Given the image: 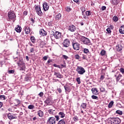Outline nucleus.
Segmentation results:
<instances>
[{
  "label": "nucleus",
  "instance_id": "13",
  "mask_svg": "<svg viewBox=\"0 0 124 124\" xmlns=\"http://www.w3.org/2000/svg\"><path fill=\"white\" fill-rule=\"evenodd\" d=\"M43 7L45 11H47V10L49 9V6L48 5V4L46 2L43 3Z\"/></svg>",
  "mask_w": 124,
  "mask_h": 124
},
{
  "label": "nucleus",
  "instance_id": "19",
  "mask_svg": "<svg viewBox=\"0 0 124 124\" xmlns=\"http://www.w3.org/2000/svg\"><path fill=\"white\" fill-rule=\"evenodd\" d=\"M75 30H76L75 26L72 25L69 27V30H70V31H75Z\"/></svg>",
  "mask_w": 124,
  "mask_h": 124
},
{
  "label": "nucleus",
  "instance_id": "51",
  "mask_svg": "<svg viewBox=\"0 0 124 124\" xmlns=\"http://www.w3.org/2000/svg\"><path fill=\"white\" fill-rule=\"evenodd\" d=\"M108 28H109L110 30H113L114 29V26L111 24L108 26Z\"/></svg>",
  "mask_w": 124,
  "mask_h": 124
},
{
  "label": "nucleus",
  "instance_id": "24",
  "mask_svg": "<svg viewBox=\"0 0 124 124\" xmlns=\"http://www.w3.org/2000/svg\"><path fill=\"white\" fill-rule=\"evenodd\" d=\"M119 32L122 34H124V26H121L119 29Z\"/></svg>",
  "mask_w": 124,
  "mask_h": 124
},
{
  "label": "nucleus",
  "instance_id": "61",
  "mask_svg": "<svg viewBox=\"0 0 124 124\" xmlns=\"http://www.w3.org/2000/svg\"><path fill=\"white\" fill-rule=\"evenodd\" d=\"M101 9L102 10H105L106 9V6H103L102 7H101Z\"/></svg>",
  "mask_w": 124,
  "mask_h": 124
},
{
  "label": "nucleus",
  "instance_id": "27",
  "mask_svg": "<svg viewBox=\"0 0 124 124\" xmlns=\"http://www.w3.org/2000/svg\"><path fill=\"white\" fill-rule=\"evenodd\" d=\"M28 109H30V110H32L35 108L34 107V105H30L28 107Z\"/></svg>",
  "mask_w": 124,
  "mask_h": 124
},
{
  "label": "nucleus",
  "instance_id": "22",
  "mask_svg": "<svg viewBox=\"0 0 124 124\" xmlns=\"http://www.w3.org/2000/svg\"><path fill=\"white\" fill-rule=\"evenodd\" d=\"M7 117L8 118V119H9V120H10V121H11V120H13V119H16V117H15L14 116H13V115H11V113H9L7 114Z\"/></svg>",
  "mask_w": 124,
  "mask_h": 124
},
{
  "label": "nucleus",
  "instance_id": "18",
  "mask_svg": "<svg viewBox=\"0 0 124 124\" xmlns=\"http://www.w3.org/2000/svg\"><path fill=\"white\" fill-rule=\"evenodd\" d=\"M54 75L56 76L57 78H59L60 79H61V78H62V76L61 73H60V72H55Z\"/></svg>",
  "mask_w": 124,
  "mask_h": 124
},
{
  "label": "nucleus",
  "instance_id": "14",
  "mask_svg": "<svg viewBox=\"0 0 124 124\" xmlns=\"http://www.w3.org/2000/svg\"><path fill=\"white\" fill-rule=\"evenodd\" d=\"M91 91L92 92V93L93 94H94V95H98V91L97 90V88H92L91 89Z\"/></svg>",
  "mask_w": 124,
  "mask_h": 124
},
{
  "label": "nucleus",
  "instance_id": "2",
  "mask_svg": "<svg viewBox=\"0 0 124 124\" xmlns=\"http://www.w3.org/2000/svg\"><path fill=\"white\" fill-rule=\"evenodd\" d=\"M80 39L81 41L84 43V44H86V45H91V41L88 38H87L84 36H81L80 37Z\"/></svg>",
  "mask_w": 124,
  "mask_h": 124
},
{
  "label": "nucleus",
  "instance_id": "43",
  "mask_svg": "<svg viewBox=\"0 0 124 124\" xmlns=\"http://www.w3.org/2000/svg\"><path fill=\"white\" fill-rule=\"evenodd\" d=\"M34 47H30V53H34Z\"/></svg>",
  "mask_w": 124,
  "mask_h": 124
},
{
  "label": "nucleus",
  "instance_id": "29",
  "mask_svg": "<svg viewBox=\"0 0 124 124\" xmlns=\"http://www.w3.org/2000/svg\"><path fill=\"white\" fill-rule=\"evenodd\" d=\"M31 42H32L33 44L35 43L36 40H35V37H34V36H31Z\"/></svg>",
  "mask_w": 124,
  "mask_h": 124
},
{
  "label": "nucleus",
  "instance_id": "23",
  "mask_svg": "<svg viewBox=\"0 0 124 124\" xmlns=\"http://www.w3.org/2000/svg\"><path fill=\"white\" fill-rule=\"evenodd\" d=\"M59 117L61 118H64L65 114L63 112V111H61L58 113Z\"/></svg>",
  "mask_w": 124,
  "mask_h": 124
},
{
  "label": "nucleus",
  "instance_id": "21",
  "mask_svg": "<svg viewBox=\"0 0 124 124\" xmlns=\"http://www.w3.org/2000/svg\"><path fill=\"white\" fill-rule=\"evenodd\" d=\"M37 115L39 116V117L42 118V117H43L44 115V113L41 110H39L37 111Z\"/></svg>",
  "mask_w": 124,
  "mask_h": 124
},
{
  "label": "nucleus",
  "instance_id": "35",
  "mask_svg": "<svg viewBox=\"0 0 124 124\" xmlns=\"http://www.w3.org/2000/svg\"><path fill=\"white\" fill-rule=\"evenodd\" d=\"M76 81L78 82V84H81V79L80 78H76Z\"/></svg>",
  "mask_w": 124,
  "mask_h": 124
},
{
  "label": "nucleus",
  "instance_id": "34",
  "mask_svg": "<svg viewBox=\"0 0 124 124\" xmlns=\"http://www.w3.org/2000/svg\"><path fill=\"white\" fill-rule=\"evenodd\" d=\"M65 10L67 12H70V11H71V8L69 6L66 7L65 8Z\"/></svg>",
  "mask_w": 124,
  "mask_h": 124
},
{
  "label": "nucleus",
  "instance_id": "33",
  "mask_svg": "<svg viewBox=\"0 0 124 124\" xmlns=\"http://www.w3.org/2000/svg\"><path fill=\"white\" fill-rule=\"evenodd\" d=\"M86 16H91L92 15V13L90 11H87L85 12Z\"/></svg>",
  "mask_w": 124,
  "mask_h": 124
},
{
  "label": "nucleus",
  "instance_id": "25",
  "mask_svg": "<svg viewBox=\"0 0 124 124\" xmlns=\"http://www.w3.org/2000/svg\"><path fill=\"white\" fill-rule=\"evenodd\" d=\"M80 108H82V109H86L87 108V104L85 103H82Z\"/></svg>",
  "mask_w": 124,
  "mask_h": 124
},
{
  "label": "nucleus",
  "instance_id": "8",
  "mask_svg": "<svg viewBox=\"0 0 124 124\" xmlns=\"http://www.w3.org/2000/svg\"><path fill=\"white\" fill-rule=\"evenodd\" d=\"M35 11L39 16H42L43 15V13H42V11H41V8L38 5L35 6Z\"/></svg>",
  "mask_w": 124,
  "mask_h": 124
},
{
  "label": "nucleus",
  "instance_id": "15",
  "mask_svg": "<svg viewBox=\"0 0 124 124\" xmlns=\"http://www.w3.org/2000/svg\"><path fill=\"white\" fill-rule=\"evenodd\" d=\"M24 31L26 34H29V33L31 32V29H30V28L29 27L25 26Z\"/></svg>",
  "mask_w": 124,
  "mask_h": 124
},
{
  "label": "nucleus",
  "instance_id": "16",
  "mask_svg": "<svg viewBox=\"0 0 124 124\" xmlns=\"http://www.w3.org/2000/svg\"><path fill=\"white\" fill-rule=\"evenodd\" d=\"M15 31H16V32L20 33L22 31V27H21L20 25H17L15 28Z\"/></svg>",
  "mask_w": 124,
  "mask_h": 124
},
{
  "label": "nucleus",
  "instance_id": "10",
  "mask_svg": "<svg viewBox=\"0 0 124 124\" xmlns=\"http://www.w3.org/2000/svg\"><path fill=\"white\" fill-rule=\"evenodd\" d=\"M72 46L74 50L79 51L80 50V44L78 43H72Z\"/></svg>",
  "mask_w": 124,
  "mask_h": 124
},
{
  "label": "nucleus",
  "instance_id": "55",
  "mask_svg": "<svg viewBox=\"0 0 124 124\" xmlns=\"http://www.w3.org/2000/svg\"><path fill=\"white\" fill-rule=\"evenodd\" d=\"M44 94V93H43V92H41L39 93V96H40V97H42V96H43Z\"/></svg>",
  "mask_w": 124,
  "mask_h": 124
},
{
  "label": "nucleus",
  "instance_id": "28",
  "mask_svg": "<svg viewBox=\"0 0 124 124\" xmlns=\"http://www.w3.org/2000/svg\"><path fill=\"white\" fill-rule=\"evenodd\" d=\"M57 124H65V121L64 120L62 119L58 122Z\"/></svg>",
  "mask_w": 124,
  "mask_h": 124
},
{
  "label": "nucleus",
  "instance_id": "17",
  "mask_svg": "<svg viewBox=\"0 0 124 124\" xmlns=\"http://www.w3.org/2000/svg\"><path fill=\"white\" fill-rule=\"evenodd\" d=\"M116 49L118 52H121L123 50V46L121 45H117L116 46Z\"/></svg>",
  "mask_w": 124,
  "mask_h": 124
},
{
  "label": "nucleus",
  "instance_id": "3",
  "mask_svg": "<svg viewBox=\"0 0 124 124\" xmlns=\"http://www.w3.org/2000/svg\"><path fill=\"white\" fill-rule=\"evenodd\" d=\"M76 71L78 74H80V75H83L84 73H86V70H85V68H83V67L78 66L76 69Z\"/></svg>",
  "mask_w": 124,
  "mask_h": 124
},
{
  "label": "nucleus",
  "instance_id": "48",
  "mask_svg": "<svg viewBox=\"0 0 124 124\" xmlns=\"http://www.w3.org/2000/svg\"><path fill=\"white\" fill-rule=\"evenodd\" d=\"M75 58L76 60H79V59H80V56H79L78 54L75 55Z\"/></svg>",
  "mask_w": 124,
  "mask_h": 124
},
{
  "label": "nucleus",
  "instance_id": "52",
  "mask_svg": "<svg viewBox=\"0 0 124 124\" xmlns=\"http://www.w3.org/2000/svg\"><path fill=\"white\" fill-rule=\"evenodd\" d=\"M30 80V77L27 76L25 77L24 81H29Z\"/></svg>",
  "mask_w": 124,
  "mask_h": 124
},
{
  "label": "nucleus",
  "instance_id": "11",
  "mask_svg": "<svg viewBox=\"0 0 124 124\" xmlns=\"http://www.w3.org/2000/svg\"><path fill=\"white\" fill-rule=\"evenodd\" d=\"M115 77H116L117 82H119L123 78V75L119 73H117L116 75H115Z\"/></svg>",
  "mask_w": 124,
  "mask_h": 124
},
{
  "label": "nucleus",
  "instance_id": "1",
  "mask_svg": "<svg viewBox=\"0 0 124 124\" xmlns=\"http://www.w3.org/2000/svg\"><path fill=\"white\" fill-rule=\"evenodd\" d=\"M18 66H19V70L22 71L26 70V64L24 62L22 59H19L18 62H17Z\"/></svg>",
  "mask_w": 124,
  "mask_h": 124
},
{
  "label": "nucleus",
  "instance_id": "31",
  "mask_svg": "<svg viewBox=\"0 0 124 124\" xmlns=\"http://www.w3.org/2000/svg\"><path fill=\"white\" fill-rule=\"evenodd\" d=\"M5 99H6V98L4 95H0V100H5Z\"/></svg>",
  "mask_w": 124,
  "mask_h": 124
},
{
  "label": "nucleus",
  "instance_id": "49",
  "mask_svg": "<svg viewBox=\"0 0 124 124\" xmlns=\"http://www.w3.org/2000/svg\"><path fill=\"white\" fill-rule=\"evenodd\" d=\"M15 102H16V103L17 105H19V104L21 103V102H20V100H19L18 99H16Z\"/></svg>",
  "mask_w": 124,
  "mask_h": 124
},
{
  "label": "nucleus",
  "instance_id": "32",
  "mask_svg": "<svg viewBox=\"0 0 124 124\" xmlns=\"http://www.w3.org/2000/svg\"><path fill=\"white\" fill-rule=\"evenodd\" d=\"M53 111H55V110H53V109H48L47 110V111H48V113H49V114H50V115H52L53 114Z\"/></svg>",
  "mask_w": 124,
  "mask_h": 124
},
{
  "label": "nucleus",
  "instance_id": "64",
  "mask_svg": "<svg viewBox=\"0 0 124 124\" xmlns=\"http://www.w3.org/2000/svg\"><path fill=\"white\" fill-rule=\"evenodd\" d=\"M83 60H87V57L85 55H83L82 57Z\"/></svg>",
  "mask_w": 124,
  "mask_h": 124
},
{
  "label": "nucleus",
  "instance_id": "53",
  "mask_svg": "<svg viewBox=\"0 0 124 124\" xmlns=\"http://www.w3.org/2000/svg\"><path fill=\"white\" fill-rule=\"evenodd\" d=\"M106 31L108 32V33H111V30L109 28H108Z\"/></svg>",
  "mask_w": 124,
  "mask_h": 124
},
{
  "label": "nucleus",
  "instance_id": "12",
  "mask_svg": "<svg viewBox=\"0 0 124 124\" xmlns=\"http://www.w3.org/2000/svg\"><path fill=\"white\" fill-rule=\"evenodd\" d=\"M45 103H46L47 105H52L53 103L52 102V100L51 98H48L45 101Z\"/></svg>",
  "mask_w": 124,
  "mask_h": 124
},
{
  "label": "nucleus",
  "instance_id": "6",
  "mask_svg": "<svg viewBox=\"0 0 124 124\" xmlns=\"http://www.w3.org/2000/svg\"><path fill=\"white\" fill-rule=\"evenodd\" d=\"M111 124H121V119L119 118H112L110 119Z\"/></svg>",
  "mask_w": 124,
  "mask_h": 124
},
{
  "label": "nucleus",
  "instance_id": "54",
  "mask_svg": "<svg viewBox=\"0 0 124 124\" xmlns=\"http://www.w3.org/2000/svg\"><path fill=\"white\" fill-rule=\"evenodd\" d=\"M62 58H63V59H65L66 60L68 59V56L65 55H62Z\"/></svg>",
  "mask_w": 124,
  "mask_h": 124
},
{
  "label": "nucleus",
  "instance_id": "62",
  "mask_svg": "<svg viewBox=\"0 0 124 124\" xmlns=\"http://www.w3.org/2000/svg\"><path fill=\"white\" fill-rule=\"evenodd\" d=\"M30 20H31V22H32V24H33V23H34V19H33V18H31Z\"/></svg>",
  "mask_w": 124,
  "mask_h": 124
},
{
  "label": "nucleus",
  "instance_id": "59",
  "mask_svg": "<svg viewBox=\"0 0 124 124\" xmlns=\"http://www.w3.org/2000/svg\"><path fill=\"white\" fill-rule=\"evenodd\" d=\"M53 62L52 60L49 59L47 62V64H49V63H50V62Z\"/></svg>",
  "mask_w": 124,
  "mask_h": 124
},
{
  "label": "nucleus",
  "instance_id": "26",
  "mask_svg": "<svg viewBox=\"0 0 124 124\" xmlns=\"http://www.w3.org/2000/svg\"><path fill=\"white\" fill-rule=\"evenodd\" d=\"M62 18V15L61 14H59L58 15H56L55 16L56 20H60Z\"/></svg>",
  "mask_w": 124,
  "mask_h": 124
},
{
  "label": "nucleus",
  "instance_id": "39",
  "mask_svg": "<svg viewBox=\"0 0 124 124\" xmlns=\"http://www.w3.org/2000/svg\"><path fill=\"white\" fill-rule=\"evenodd\" d=\"M56 119V122H59V121H60V116L59 115H55V117Z\"/></svg>",
  "mask_w": 124,
  "mask_h": 124
},
{
  "label": "nucleus",
  "instance_id": "37",
  "mask_svg": "<svg viewBox=\"0 0 124 124\" xmlns=\"http://www.w3.org/2000/svg\"><path fill=\"white\" fill-rule=\"evenodd\" d=\"M92 98L93 99H96V100H98V97H97V96H95L94 95H93L92 96Z\"/></svg>",
  "mask_w": 124,
  "mask_h": 124
},
{
  "label": "nucleus",
  "instance_id": "50",
  "mask_svg": "<svg viewBox=\"0 0 124 124\" xmlns=\"http://www.w3.org/2000/svg\"><path fill=\"white\" fill-rule=\"evenodd\" d=\"M101 92H102V93H104V92H105V88H104V87H102L100 89Z\"/></svg>",
  "mask_w": 124,
  "mask_h": 124
},
{
  "label": "nucleus",
  "instance_id": "45",
  "mask_svg": "<svg viewBox=\"0 0 124 124\" xmlns=\"http://www.w3.org/2000/svg\"><path fill=\"white\" fill-rule=\"evenodd\" d=\"M119 70L121 73L124 74V68H121Z\"/></svg>",
  "mask_w": 124,
  "mask_h": 124
},
{
  "label": "nucleus",
  "instance_id": "38",
  "mask_svg": "<svg viewBox=\"0 0 124 124\" xmlns=\"http://www.w3.org/2000/svg\"><path fill=\"white\" fill-rule=\"evenodd\" d=\"M118 16H114L113 17V21H114V22H118Z\"/></svg>",
  "mask_w": 124,
  "mask_h": 124
},
{
  "label": "nucleus",
  "instance_id": "40",
  "mask_svg": "<svg viewBox=\"0 0 124 124\" xmlns=\"http://www.w3.org/2000/svg\"><path fill=\"white\" fill-rule=\"evenodd\" d=\"M101 56H104L106 54V51L104 50H102L100 53Z\"/></svg>",
  "mask_w": 124,
  "mask_h": 124
},
{
  "label": "nucleus",
  "instance_id": "46",
  "mask_svg": "<svg viewBox=\"0 0 124 124\" xmlns=\"http://www.w3.org/2000/svg\"><path fill=\"white\" fill-rule=\"evenodd\" d=\"M48 58H49V56L47 55V56H44L43 59L44 61H47V60L48 59Z\"/></svg>",
  "mask_w": 124,
  "mask_h": 124
},
{
  "label": "nucleus",
  "instance_id": "57",
  "mask_svg": "<svg viewBox=\"0 0 124 124\" xmlns=\"http://www.w3.org/2000/svg\"><path fill=\"white\" fill-rule=\"evenodd\" d=\"M61 68H65V67H66V65H63V64H61Z\"/></svg>",
  "mask_w": 124,
  "mask_h": 124
},
{
  "label": "nucleus",
  "instance_id": "47",
  "mask_svg": "<svg viewBox=\"0 0 124 124\" xmlns=\"http://www.w3.org/2000/svg\"><path fill=\"white\" fill-rule=\"evenodd\" d=\"M47 25L49 27H52L53 26V22L52 21H49L48 22Z\"/></svg>",
  "mask_w": 124,
  "mask_h": 124
},
{
  "label": "nucleus",
  "instance_id": "60",
  "mask_svg": "<svg viewBox=\"0 0 124 124\" xmlns=\"http://www.w3.org/2000/svg\"><path fill=\"white\" fill-rule=\"evenodd\" d=\"M57 91H58V92H59V93H62V89H61V88H58Z\"/></svg>",
  "mask_w": 124,
  "mask_h": 124
},
{
  "label": "nucleus",
  "instance_id": "20",
  "mask_svg": "<svg viewBox=\"0 0 124 124\" xmlns=\"http://www.w3.org/2000/svg\"><path fill=\"white\" fill-rule=\"evenodd\" d=\"M39 32L40 35H42V36H45V35H47V32H46L44 30H41Z\"/></svg>",
  "mask_w": 124,
  "mask_h": 124
},
{
  "label": "nucleus",
  "instance_id": "63",
  "mask_svg": "<svg viewBox=\"0 0 124 124\" xmlns=\"http://www.w3.org/2000/svg\"><path fill=\"white\" fill-rule=\"evenodd\" d=\"M23 14H24V15H25V16H26V15H28V12H27V11H24V12H23Z\"/></svg>",
  "mask_w": 124,
  "mask_h": 124
},
{
  "label": "nucleus",
  "instance_id": "30",
  "mask_svg": "<svg viewBox=\"0 0 124 124\" xmlns=\"http://www.w3.org/2000/svg\"><path fill=\"white\" fill-rule=\"evenodd\" d=\"M113 104H114V102L111 101L108 105V108H112V107H113Z\"/></svg>",
  "mask_w": 124,
  "mask_h": 124
},
{
  "label": "nucleus",
  "instance_id": "7",
  "mask_svg": "<svg viewBox=\"0 0 124 124\" xmlns=\"http://www.w3.org/2000/svg\"><path fill=\"white\" fill-rule=\"evenodd\" d=\"M47 124H56V118L54 117H51L48 118L47 121Z\"/></svg>",
  "mask_w": 124,
  "mask_h": 124
},
{
  "label": "nucleus",
  "instance_id": "58",
  "mask_svg": "<svg viewBox=\"0 0 124 124\" xmlns=\"http://www.w3.org/2000/svg\"><path fill=\"white\" fill-rule=\"evenodd\" d=\"M64 88L65 89V90L67 92H68L69 91V88L66 87L65 86H64Z\"/></svg>",
  "mask_w": 124,
  "mask_h": 124
},
{
  "label": "nucleus",
  "instance_id": "44",
  "mask_svg": "<svg viewBox=\"0 0 124 124\" xmlns=\"http://www.w3.org/2000/svg\"><path fill=\"white\" fill-rule=\"evenodd\" d=\"M89 49H88V48L84 49V53H85V54H88L89 53Z\"/></svg>",
  "mask_w": 124,
  "mask_h": 124
},
{
  "label": "nucleus",
  "instance_id": "5",
  "mask_svg": "<svg viewBox=\"0 0 124 124\" xmlns=\"http://www.w3.org/2000/svg\"><path fill=\"white\" fill-rule=\"evenodd\" d=\"M51 35L52 34V35L53 36H54L55 38H56V39H60V38H61V37H62V33L57 31H55V32H54L53 31H51Z\"/></svg>",
  "mask_w": 124,
  "mask_h": 124
},
{
  "label": "nucleus",
  "instance_id": "4",
  "mask_svg": "<svg viewBox=\"0 0 124 124\" xmlns=\"http://www.w3.org/2000/svg\"><path fill=\"white\" fill-rule=\"evenodd\" d=\"M8 21H11V20H14L16 18V15L14 13V12L11 11L8 13Z\"/></svg>",
  "mask_w": 124,
  "mask_h": 124
},
{
  "label": "nucleus",
  "instance_id": "41",
  "mask_svg": "<svg viewBox=\"0 0 124 124\" xmlns=\"http://www.w3.org/2000/svg\"><path fill=\"white\" fill-rule=\"evenodd\" d=\"M73 119L74 122H78L79 121V118L77 116H75Z\"/></svg>",
  "mask_w": 124,
  "mask_h": 124
},
{
  "label": "nucleus",
  "instance_id": "9",
  "mask_svg": "<svg viewBox=\"0 0 124 124\" xmlns=\"http://www.w3.org/2000/svg\"><path fill=\"white\" fill-rule=\"evenodd\" d=\"M62 45L64 47L67 48V47H69V45H70V41H69V39H66L63 41Z\"/></svg>",
  "mask_w": 124,
  "mask_h": 124
},
{
  "label": "nucleus",
  "instance_id": "56",
  "mask_svg": "<svg viewBox=\"0 0 124 124\" xmlns=\"http://www.w3.org/2000/svg\"><path fill=\"white\" fill-rule=\"evenodd\" d=\"M104 78H105V77H104V76L102 75L101 76L100 78V80H103V79H104Z\"/></svg>",
  "mask_w": 124,
  "mask_h": 124
},
{
  "label": "nucleus",
  "instance_id": "42",
  "mask_svg": "<svg viewBox=\"0 0 124 124\" xmlns=\"http://www.w3.org/2000/svg\"><path fill=\"white\" fill-rule=\"evenodd\" d=\"M15 72V70H10L8 71L9 74H13Z\"/></svg>",
  "mask_w": 124,
  "mask_h": 124
},
{
  "label": "nucleus",
  "instance_id": "36",
  "mask_svg": "<svg viewBox=\"0 0 124 124\" xmlns=\"http://www.w3.org/2000/svg\"><path fill=\"white\" fill-rule=\"evenodd\" d=\"M116 114H118V115H122L123 114V111L120 110H117L116 111Z\"/></svg>",
  "mask_w": 124,
  "mask_h": 124
}]
</instances>
